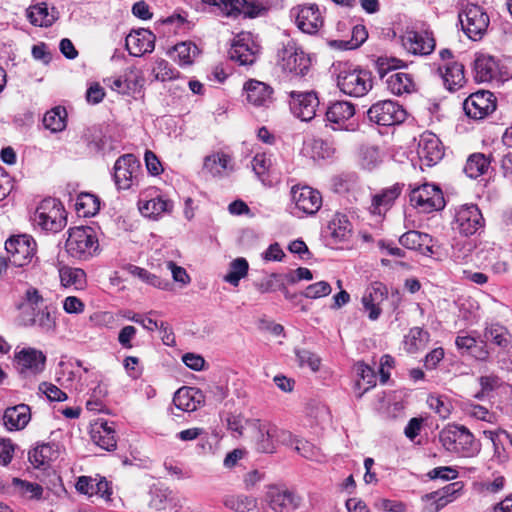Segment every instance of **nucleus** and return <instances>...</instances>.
Wrapping results in <instances>:
<instances>
[{"label": "nucleus", "instance_id": "obj_15", "mask_svg": "<svg viewBox=\"0 0 512 512\" xmlns=\"http://www.w3.org/2000/svg\"><path fill=\"white\" fill-rule=\"evenodd\" d=\"M260 52V45L251 37V34H237L229 49V57L241 65H252Z\"/></svg>", "mask_w": 512, "mask_h": 512}, {"label": "nucleus", "instance_id": "obj_46", "mask_svg": "<svg viewBox=\"0 0 512 512\" xmlns=\"http://www.w3.org/2000/svg\"><path fill=\"white\" fill-rule=\"evenodd\" d=\"M61 283L65 287L83 289L86 285V273L80 268L65 267L60 270Z\"/></svg>", "mask_w": 512, "mask_h": 512}, {"label": "nucleus", "instance_id": "obj_30", "mask_svg": "<svg viewBox=\"0 0 512 512\" xmlns=\"http://www.w3.org/2000/svg\"><path fill=\"white\" fill-rule=\"evenodd\" d=\"M234 170L232 158L223 152L207 155L203 161V171L212 177H225Z\"/></svg>", "mask_w": 512, "mask_h": 512}, {"label": "nucleus", "instance_id": "obj_29", "mask_svg": "<svg viewBox=\"0 0 512 512\" xmlns=\"http://www.w3.org/2000/svg\"><path fill=\"white\" fill-rule=\"evenodd\" d=\"M91 439L100 448L112 451L116 448V432L113 423L98 419L91 426Z\"/></svg>", "mask_w": 512, "mask_h": 512}, {"label": "nucleus", "instance_id": "obj_48", "mask_svg": "<svg viewBox=\"0 0 512 512\" xmlns=\"http://www.w3.org/2000/svg\"><path fill=\"white\" fill-rule=\"evenodd\" d=\"M367 38L368 34H346L343 39L328 41V45L331 49L339 51L354 50L360 47Z\"/></svg>", "mask_w": 512, "mask_h": 512}, {"label": "nucleus", "instance_id": "obj_18", "mask_svg": "<svg viewBox=\"0 0 512 512\" xmlns=\"http://www.w3.org/2000/svg\"><path fill=\"white\" fill-rule=\"evenodd\" d=\"M15 361L21 375H37L45 368L46 356L42 351L28 347L15 353Z\"/></svg>", "mask_w": 512, "mask_h": 512}, {"label": "nucleus", "instance_id": "obj_26", "mask_svg": "<svg viewBox=\"0 0 512 512\" xmlns=\"http://www.w3.org/2000/svg\"><path fill=\"white\" fill-rule=\"evenodd\" d=\"M59 11L56 7L46 2H39L30 5L26 9V16L29 22L36 27L49 28L59 19Z\"/></svg>", "mask_w": 512, "mask_h": 512}, {"label": "nucleus", "instance_id": "obj_45", "mask_svg": "<svg viewBox=\"0 0 512 512\" xmlns=\"http://www.w3.org/2000/svg\"><path fill=\"white\" fill-rule=\"evenodd\" d=\"M429 340V333L419 327L410 329L405 336L404 348L408 353H416L425 348Z\"/></svg>", "mask_w": 512, "mask_h": 512}, {"label": "nucleus", "instance_id": "obj_22", "mask_svg": "<svg viewBox=\"0 0 512 512\" xmlns=\"http://www.w3.org/2000/svg\"><path fill=\"white\" fill-rule=\"evenodd\" d=\"M459 22L463 32H486L489 17L478 5H468L459 13Z\"/></svg>", "mask_w": 512, "mask_h": 512}, {"label": "nucleus", "instance_id": "obj_9", "mask_svg": "<svg viewBox=\"0 0 512 512\" xmlns=\"http://www.w3.org/2000/svg\"><path fill=\"white\" fill-rule=\"evenodd\" d=\"M371 122L382 126H392L402 123L406 118V111L401 105L391 100L379 101L367 111Z\"/></svg>", "mask_w": 512, "mask_h": 512}, {"label": "nucleus", "instance_id": "obj_10", "mask_svg": "<svg viewBox=\"0 0 512 512\" xmlns=\"http://www.w3.org/2000/svg\"><path fill=\"white\" fill-rule=\"evenodd\" d=\"M265 502L273 512H295L300 506L301 497L284 486L270 485Z\"/></svg>", "mask_w": 512, "mask_h": 512}, {"label": "nucleus", "instance_id": "obj_60", "mask_svg": "<svg viewBox=\"0 0 512 512\" xmlns=\"http://www.w3.org/2000/svg\"><path fill=\"white\" fill-rule=\"evenodd\" d=\"M296 356L301 366H308L312 371L316 372L320 367V358L306 350V349H298L296 350Z\"/></svg>", "mask_w": 512, "mask_h": 512}, {"label": "nucleus", "instance_id": "obj_31", "mask_svg": "<svg viewBox=\"0 0 512 512\" xmlns=\"http://www.w3.org/2000/svg\"><path fill=\"white\" fill-rule=\"evenodd\" d=\"M355 114L354 105L348 101H336L326 111V119L332 129H347L346 122Z\"/></svg>", "mask_w": 512, "mask_h": 512}, {"label": "nucleus", "instance_id": "obj_19", "mask_svg": "<svg viewBox=\"0 0 512 512\" xmlns=\"http://www.w3.org/2000/svg\"><path fill=\"white\" fill-rule=\"evenodd\" d=\"M456 229L463 235L475 234L483 227L484 219L474 204L461 206L455 214Z\"/></svg>", "mask_w": 512, "mask_h": 512}, {"label": "nucleus", "instance_id": "obj_14", "mask_svg": "<svg viewBox=\"0 0 512 512\" xmlns=\"http://www.w3.org/2000/svg\"><path fill=\"white\" fill-rule=\"evenodd\" d=\"M289 96L290 110L294 116L305 122L315 117L319 105L316 93L291 91Z\"/></svg>", "mask_w": 512, "mask_h": 512}, {"label": "nucleus", "instance_id": "obj_49", "mask_svg": "<svg viewBox=\"0 0 512 512\" xmlns=\"http://www.w3.org/2000/svg\"><path fill=\"white\" fill-rule=\"evenodd\" d=\"M249 265L245 258L239 257L230 263V270L224 280L233 286H238L242 278L248 273Z\"/></svg>", "mask_w": 512, "mask_h": 512}, {"label": "nucleus", "instance_id": "obj_23", "mask_svg": "<svg viewBox=\"0 0 512 512\" xmlns=\"http://www.w3.org/2000/svg\"><path fill=\"white\" fill-rule=\"evenodd\" d=\"M291 14L301 32H318L323 25V17L317 5L298 7Z\"/></svg>", "mask_w": 512, "mask_h": 512}, {"label": "nucleus", "instance_id": "obj_4", "mask_svg": "<svg viewBox=\"0 0 512 512\" xmlns=\"http://www.w3.org/2000/svg\"><path fill=\"white\" fill-rule=\"evenodd\" d=\"M281 70L293 76H304L310 69V57L293 40L282 43L277 52Z\"/></svg>", "mask_w": 512, "mask_h": 512}, {"label": "nucleus", "instance_id": "obj_36", "mask_svg": "<svg viewBox=\"0 0 512 512\" xmlns=\"http://www.w3.org/2000/svg\"><path fill=\"white\" fill-rule=\"evenodd\" d=\"M126 48L133 56L151 53L155 47V34H126Z\"/></svg>", "mask_w": 512, "mask_h": 512}, {"label": "nucleus", "instance_id": "obj_34", "mask_svg": "<svg viewBox=\"0 0 512 512\" xmlns=\"http://www.w3.org/2000/svg\"><path fill=\"white\" fill-rule=\"evenodd\" d=\"M399 243L410 250H416L426 255L432 253V237L426 233L411 230L399 238Z\"/></svg>", "mask_w": 512, "mask_h": 512}, {"label": "nucleus", "instance_id": "obj_52", "mask_svg": "<svg viewBox=\"0 0 512 512\" xmlns=\"http://www.w3.org/2000/svg\"><path fill=\"white\" fill-rule=\"evenodd\" d=\"M123 77L130 93L139 91L145 84L142 70L135 66L128 67L125 70Z\"/></svg>", "mask_w": 512, "mask_h": 512}, {"label": "nucleus", "instance_id": "obj_2", "mask_svg": "<svg viewBox=\"0 0 512 512\" xmlns=\"http://www.w3.org/2000/svg\"><path fill=\"white\" fill-rule=\"evenodd\" d=\"M333 67L337 87L342 93L352 97H362L372 89L373 80L369 71L346 62H339Z\"/></svg>", "mask_w": 512, "mask_h": 512}, {"label": "nucleus", "instance_id": "obj_16", "mask_svg": "<svg viewBox=\"0 0 512 512\" xmlns=\"http://www.w3.org/2000/svg\"><path fill=\"white\" fill-rule=\"evenodd\" d=\"M463 488V482L457 481L424 495L423 500L429 503L424 507L423 512H439L446 505L456 500L462 494Z\"/></svg>", "mask_w": 512, "mask_h": 512}, {"label": "nucleus", "instance_id": "obj_42", "mask_svg": "<svg viewBox=\"0 0 512 512\" xmlns=\"http://www.w3.org/2000/svg\"><path fill=\"white\" fill-rule=\"evenodd\" d=\"M328 228L331 236L337 242L346 241L351 237L352 225L344 214L336 213L329 222Z\"/></svg>", "mask_w": 512, "mask_h": 512}, {"label": "nucleus", "instance_id": "obj_43", "mask_svg": "<svg viewBox=\"0 0 512 512\" xmlns=\"http://www.w3.org/2000/svg\"><path fill=\"white\" fill-rule=\"evenodd\" d=\"M489 165L490 161L484 154L474 153L468 157L464 172L468 177L476 179L487 171Z\"/></svg>", "mask_w": 512, "mask_h": 512}, {"label": "nucleus", "instance_id": "obj_24", "mask_svg": "<svg viewBox=\"0 0 512 512\" xmlns=\"http://www.w3.org/2000/svg\"><path fill=\"white\" fill-rule=\"evenodd\" d=\"M417 154L427 166H432L443 157V149L439 138L432 133L420 136Z\"/></svg>", "mask_w": 512, "mask_h": 512}, {"label": "nucleus", "instance_id": "obj_12", "mask_svg": "<svg viewBox=\"0 0 512 512\" xmlns=\"http://www.w3.org/2000/svg\"><path fill=\"white\" fill-rule=\"evenodd\" d=\"M463 109L471 119H484L496 110V97L490 91H477L465 99Z\"/></svg>", "mask_w": 512, "mask_h": 512}, {"label": "nucleus", "instance_id": "obj_56", "mask_svg": "<svg viewBox=\"0 0 512 512\" xmlns=\"http://www.w3.org/2000/svg\"><path fill=\"white\" fill-rule=\"evenodd\" d=\"M458 428L459 425L449 426L439 433V441L448 452L455 453Z\"/></svg>", "mask_w": 512, "mask_h": 512}, {"label": "nucleus", "instance_id": "obj_7", "mask_svg": "<svg viewBox=\"0 0 512 512\" xmlns=\"http://www.w3.org/2000/svg\"><path fill=\"white\" fill-rule=\"evenodd\" d=\"M141 175V165L132 154L120 156L114 164V181L119 189L127 190L137 185Z\"/></svg>", "mask_w": 512, "mask_h": 512}, {"label": "nucleus", "instance_id": "obj_44", "mask_svg": "<svg viewBox=\"0 0 512 512\" xmlns=\"http://www.w3.org/2000/svg\"><path fill=\"white\" fill-rule=\"evenodd\" d=\"M67 112L64 107L57 106L46 112L43 118V124L51 132H61L66 128Z\"/></svg>", "mask_w": 512, "mask_h": 512}, {"label": "nucleus", "instance_id": "obj_6", "mask_svg": "<svg viewBox=\"0 0 512 512\" xmlns=\"http://www.w3.org/2000/svg\"><path fill=\"white\" fill-rule=\"evenodd\" d=\"M226 16L243 15L248 18L264 16L268 8L258 2L247 0H203Z\"/></svg>", "mask_w": 512, "mask_h": 512}, {"label": "nucleus", "instance_id": "obj_5", "mask_svg": "<svg viewBox=\"0 0 512 512\" xmlns=\"http://www.w3.org/2000/svg\"><path fill=\"white\" fill-rule=\"evenodd\" d=\"M65 248L69 255L77 259L86 260L93 256L98 248L93 229L83 226L71 228Z\"/></svg>", "mask_w": 512, "mask_h": 512}, {"label": "nucleus", "instance_id": "obj_8", "mask_svg": "<svg viewBox=\"0 0 512 512\" xmlns=\"http://www.w3.org/2000/svg\"><path fill=\"white\" fill-rule=\"evenodd\" d=\"M410 202L423 213L441 210L445 206L442 191L437 186L428 183L412 189Z\"/></svg>", "mask_w": 512, "mask_h": 512}, {"label": "nucleus", "instance_id": "obj_61", "mask_svg": "<svg viewBox=\"0 0 512 512\" xmlns=\"http://www.w3.org/2000/svg\"><path fill=\"white\" fill-rule=\"evenodd\" d=\"M467 414L478 420L486 421L488 423H495V414L488 411L487 408L478 404H469L466 408Z\"/></svg>", "mask_w": 512, "mask_h": 512}, {"label": "nucleus", "instance_id": "obj_50", "mask_svg": "<svg viewBox=\"0 0 512 512\" xmlns=\"http://www.w3.org/2000/svg\"><path fill=\"white\" fill-rule=\"evenodd\" d=\"M151 75L155 81H170L178 77V71L165 59H157L151 69Z\"/></svg>", "mask_w": 512, "mask_h": 512}, {"label": "nucleus", "instance_id": "obj_20", "mask_svg": "<svg viewBox=\"0 0 512 512\" xmlns=\"http://www.w3.org/2000/svg\"><path fill=\"white\" fill-rule=\"evenodd\" d=\"M291 198L296 208L308 215L315 214L322 206L320 192L308 186H293Z\"/></svg>", "mask_w": 512, "mask_h": 512}, {"label": "nucleus", "instance_id": "obj_32", "mask_svg": "<svg viewBox=\"0 0 512 512\" xmlns=\"http://www.w3.org/2000/svg\"><path fill=\"white\" fill-rule=\"evenodd\" d=\"M202 402V392L192 387H182L178 389L173 397V403L176 408L185 412L195 411Z\"/></svg>", "mask_w": 512, "mask_h": 512}, {"label": "nucleus", "instance_id": "obj_57", "mask_svg": "<svg viewBox=\"0 0 512 512\" xmlns=\"http://www.w3.org/2000/svg\"><path fill=\"white\" fill-rule=\"evenodd\" d=\"M356 370L358 376L360 377V380L357 382V386L359 388L362 386L361 381H363L366 384L363 392L368 391L369 389L376 385V374L370 366L364 363H358L356 365Z\"/></svg>", "mask_w": 512, "mask_h": 512}, {"label": "nucleus", "instance_id": "obj_3", "mask_svg": "<svg viewBox=\"0 0 512 512\" xmlns=\"http://www.w3.org/2000/svg\"><path fill=\"white\" fill-rule=\"evenodd\" d=\"M32 221L43 231L57 233L66 226L65 209L57 199L46 198L37 206Z\"/></svg>", "mask_w": 512, "mask_h": 512}, {"label": "nucleus", "instance_id": "obj_13", "mask_svg": "<svg viewBox=\"0 0 512 512\" xmlns=\"http://www.w3.org/2000/svg\"><path fill=\"white\" fill-rule=\"evenodd\" d=\"M243 96L247 104L267 109L274 102V89L265 82L249 79L243 85Z\"/></svg>", "mask_w": 512, "mask_h": 512}, {"label": "nucleus", "instance_id": "obj_21", "mask_svg": "<svg viewBox=\"0 0 512 512\" xmlns=\"http://www.w3.org/2000/svg\"><path fill=\"white\" fill-rule=\"evenodd\" d=\"M250 425L256 431L257 450L263 453H274L276 451L277 425L260 419L251 420Z\"/></svg>", "mask_w": 512, "mask_h": 512}, {"label": "nucleus", "instance_id": "obj_28", "mask_svg": "<svg viewBox=\"0 0 512 512\" xmlns=\"http://www.w3.org/2000/svg\"><path fill=\"white\" fill-rule=\"evenodd\" d=\"M400 43L409 54L419 56L432 53L436 45L432 34H402Z\"/></svg>", "mask_w": 512, "mask_h": 512}, {"label": "nucleus", "instance_id": "obj_33", "mask_svg": "<svg viewBox=\"0 0 512 512\" xmlns=\"http://www.w3.org/2000/svg\"><path fill=\"white\" fill-rule=\"evenodd\" d=\"M30 419V408L26 404H19L14 407H9L5 410L3 415L4 425L10 431L24 429L29 423Z\"/></svg>", "mask_w": 512, "mask_h": 512}, {"label": "nucleus", "instance_id": "obj_59", "mask_svg": "<svg viewBox=\"0 0 512 512\" xmlns=\"http://www.w3.org/2000/svg\"><path fill=\"white\" fill-rule=\"evenodd\" d=\"M12 483L21 489L22 494H29L30 499L40 500L43 494V488L37 483L28 482L19 478H13Z\"/></svg>", "mask_w": 512, "mask_h": 512}, {"label": "nucleus", "instance_id": "obj_58", "mask_svg": "<svg viewBox=\"0 0 512 512\" xmlns=\"http://www.w3.org/2000/svg\"><path fill=\"white\" fill-rule=\"evenodd\" d=\"M332 292L330 284L326 281H319L306 287L302 295L309 299H318L328 296Z\"/></svg>", "mask_w": 512, "mask_h": 512}, {"label": "nucleus", "instance_id": "obj_25", "mask_svg": "<svg viewBox=\"0 0 512 512\" xmlns=\"http://www.w3.org/2000/svg\"><path fill=\"white\" fill-rule=\"evenodd\" d=\"M387 288L381 282L372 283L365 291L362 297V304L365 311L368 312V317L371 320H376L381 314V303L387 298Z\"/></svg>", "mask_w": 512, "mask_h": 512}, {"label": "nucleus", "instance_id": "obj_62", "mask_svg": "<svg viewBox=\"0 0 512 512\" xmlns=\"http://www.w3.org/2000/svg\"><path fill=\"white\" fill-rule=\"evenodd\" d=\"M427 403L441 418L446 419L449 417L451 413L450 405L441 396L431 395L428 397Z\"/></svg>", "mask_w": 512, "mask_h": 512}, {"label": "nucleus", "instance_id": "obj_54", "mask_svg": "<svg viewBox=\"0 0 512 512\" xmlns=\"http://www.w3.org/2000/svg\"><path fill=\"white\" fill-rule=\"evenodd\" d=\"M359 159L363 168L371 170L381 162L379 149L374 146L363 147L360 150Z\"/></svg>", "mask_w": 512, "mask_h": 512}, {"label": "nucleus", "instance_id": "obj_64", "mask_svg": "<svg viewBox=\"0 0 512 512\" xmlns=\"http://www.w3.org/2000/svg\"><path fill=\"white\" fill-rule=\"evenodd\" d=\"M251 166L255 174L260 177L270 168L271 158L266 153H257L251 161Z\"/></svg>", "mask_w": 512, "mask_h": 512}, {"label": "nucleus", "instance_id": "obj_63", "mask_svg": "<svg viewBox=\"0 0 512 512\" xmlns=\"http://www.w3.org/2000/svg\"><path fill=\"white\" fill-rule=\"evenodd\" d=\"M39 391L45 394L50 401H65L67 399V394L52 383L42 382L39 385Z\"/></svg>", "mask_w": 512, "mask_h": 512}, {"label": "nucleus", "instance_id": "obj_55", "mask_svg": "<svg viewBox=\"0 0 512 512\" xmlns=\"http://www.w3.org/2000/svg\"><path fill=\"white\" fill-rule=\"evenodd\" d=\"M180 65L191 64L193 58L198 54V48L191 42H181L174 46Z\"/></svg>", "mask_w": 512, "mask_h": 512}, {"label": "nucleus", "instance_id": "obj_38", "mask_svg": "<svg viewBox=\"0 0 512 512\" xmlns=\"http://www.w3.org/2000/svg\"><path fill=\"white\" fill-rule=\"evenodd\" d=\"M402 187L403 185L397 183L384 189L381 193L374 195L370 207L371 212L377 215L386 212L401 194Z\"/></svg>", "mask_w": 512, "mask_h": 512}, {"label": "nucleus", "instance_id": "obj_1", "mask_svg": "<svg viewBox=\"0 0 512 512\" xmlns=\"http://www.w3.org/2000/svg\"><path fill=\"white\" fill-rule=\"evenodd\" d=\"M18 320L24 327H36L44 333H53L56 329V318L44 305V299L34 287H29L22 301L17 305Z\"/></svg>", "mask_w": 512, "mask_h": 512}, {"label": "nucleus", "instance_id": "obj_53", "mask_svg": "<svg viewBox=\"0 0 512 512\" xmlns=\"http://www.w3.org/2000/svg\"><path fill=\"white\" fill-rule=\"evenodd\" d=\"M486 341H492L500 347L508 346L507 330L500 324H491L486 327L484 332Z\"/></svg>", "mask_w": 512, "mask_h": 512}, {"label": "nucleus", "instance_id": "obj_17", "mask_svg": "<svg viewBox=\"0 0 512 512\" xmlns=\"http://www.w3.org/2000/svg\"><path fill=\"white\" fill-rule=\"evenodd\" d=\"M473 78L477 83H488L499 77L508 76L502 71L498 61L490 55L476 54L473 61Z\"/></svg>", "mask_w": 512, "mask_h": 512}, {"label": "nucleus", "instance_id": "obj_11", "mask_svg": "<svg viewBox=\"0 0 512 512\" xmlns=\"http://www.w3.org/2000/svg\"><path fill=\"white\" fill-rule=\"evenodd\" d=\"M8 261L17 267L28 264L36 252L34 239L26 234L13 236L5 243Z\"/></svg>", "mask_w": 512, "mask_h": 512}, {"label": "nucleus", "instance_id": "obj_40", "mask_svg": "<svg viewBox=\"0 0 512 512\" xmlns=\"http://www.w3.org/2000/svg\"><path fill=\"white\" fill-rule=\"evenodd\" d=\"M388 90L395 95L409 94L415 90L412 76L405 72H395L386 79Z\"/></svg>", "mask_w": 512, "mask_h": 512}, {"label": "nucleus", "instance_id": "obj_39", "mask_svg": "<svg viewBox=\"0 0 512 512\" xmlns=\"http://www.w3.org/2000/svg\"><path fill=\"white\" fill-rule=\"evenodd\" d=\"M138 207L143 216L157 218L165 212H171L173 203L162 196H157L150 200H139Z\"/></svg>", "mask_w": 512, "mask_h": 512}, {"label": "nucleus", "instance_id": "obj_51", "mask_svg": "<svg viewBox=\"0 0 512 512\" xmlns=\"http://www.w3.org/2000/svg\"><path fill=\"white\" fill-rule=\"evenodd\" d=\"M129 271L132 275L138 277L143 282H145L153 287L165 290V289H168V287L170 285L167 280L161 279L157 275L150 273L149 271H147L144 268H141L138 266H131L129 268Z\"/></svg>", "mask_w": 512, "mask_h": 512}, {"label": "nucleus", "instance_id": "obj_35", "mask_svg": "<svg viewBox=\"0 0 512 512\" xmlns=\"http://www.w3.org/2000/svg\"><path fill=\"white\" fill-rule=\"evenodd\" d=\"M223 505L235 512H260L256 497L246 494H227L222 498Z\"/></svg>", "mask_w": 512, "mask_h": 512}, {"label": "nucleus", "instance_id": "obj_47", "mask_svg": "<svg viewBox=\"0 0 512 512\" xmlns=\"http://www.w3.org/2000/svg\"><path fill=\"white\" fill-rule=\"evenodd\" d=\"M75 208L84 217L94 216L100 209V200L90 193H80L77 197Z\"/></svg>", "mask_w": 512, "mask_h": 512}, {"label": "nucleus", "instance_id": "obj_37", "mask_svg": "<svg viewBox=\"0 0 512 512\" xmlns=\"http://www.w3.org/2000/svg\"><path fill=\"white\" fill-rule=\"evenodd\" d=\"M480 444L465 426L459 425L455 453L462 457H474L480 452Z\"/></svg>", "mask_w": 512, "mask_h": 512}, {"label": "nucleus", "instance_id": "obj_27", "mask_svg": "<svg viewBox=\"0 0 512 512\" xmlns=\"http://www.w3.org/2000/svg\"><path fill=\"white\" fill-rule=\"evenodd\" d=\"M445 88L451 92L457 91L466 83L464 65L457 61H448L437 69Z\"/></svg>", "mask_w": 512, "mask_h": 512}, {"label": "nucleus", "instance_id": "obj_41", "mask_svg": "<svg viewBox=\"0 0 512 512\" xmlns=\"http://www.w3.org/2000/svg\"><path fill=\"white\" fill-rule=\"evenodd\" d=\"M58 457V449L54 444H41L29 452V461L35 468L48 465Z\"/></svg>", "mask_w": 512, "mask_h": 512}]
</instances>
